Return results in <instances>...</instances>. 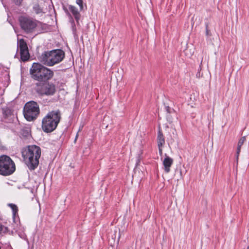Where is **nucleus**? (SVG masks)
Instances as JSON below:
<instances>
[{
	"label": "nucleus",
	"instance_id": "nucleus-8",
	"mask_svg": "<svg viewBox=\"0 0 249 249\" xmlns=\"http://www.w3.org/2000/svg\"><path fill=\"white\" fill-rule=\"evenodd\" d=\"M16 165L13 160L8 156H0V171H15Z\"/></svg>",
	"mask_w": 249,
	"mask_h": 249
},
{
	"label": "nucleus",
	"instance_id": "nucleus-13",
	"mask_svg": "<svg viewBox=\"0 0 249 249\" xmlns=\"http://www.w3.org/2000/svg\"><path fill=\"white\" fill-rule=\"evenodd\" d=\"M245 141H246V137L245 136L242 137L239 140V142H238V144H237V152H236L237 157H238L239 154L240 152V150H241V147L242 145L243 144V143H244Z\"/></svg>",
	"mask_w": 249,
	"mask_h": 249
},
{
	"label": "nucleus",
	"instance_id": "nucleus-19",
	"mask_svg": "<svg viewBox=\"0 0 249 249\" xmlns=\"http://www.w3.org/2000/svg\"><path fill=\"white\" fill-rule=\"evenodd\" d=\"M3 227L2 225H0V233L3 230Z\"/></svg>",
	"mask_w": 249,
	"mask_h": 249
},
{
	"label": "nucleus",
	"instance_id": "nucleus-7",
	"mask_svg": "<svg viewBox=\"0 0 249 249\" xmlns=\"http://www.w3.org/2000/svg\"><path fill=\"white\" fill-rule=\"evenodd\" d=\"M36 92L41 95H52L55 91V86L47 81L44 82H38L36 84Z\"/></svg>",
	"mask_w": 249,
	"mask_h": 249
},
{
	"label": "nucleus",
	"instance_id": "nucleus-3",
	"mask_svg": "<svg viewBox=\"0 0 249 249\" xmlns=\"http://www.w3.org/2000/svg\"><path fill=\"white\" fill-rule=\"evenodd\" d=\"M32 77L39 82L46 81L51 79L53 72L39 63H34L30 70Z\"/></svg>",
	"mask_w": 249,
	"mask_h": 249
},
{
	"label": "nucleus",
	"instance_id": "nucleus-10",
	"mask_svg": "<svg viewBox=\"0 0 249 249\" xmlns=\"http://www.w3.org/2000/svg\"><path fill=\"white\" fill-rule=\"evenodd\" d=\"M63 10L67 14V15H70L69 10L72 13L74 16L76 21L78 22V20L80 18V14L77 9V8L72 5H68V7L63 6Z\"/></svg>",
	"mask_w": 249,
	"mask_h": 249
},
{
	"label": "nucleus",
	"instance_id": "nucleus-17",
	"mask_svg": "<svg viewBox=\"0 0 249 249\" xmlns=\"http://www.w3.org/2000/svg\"><path fill=\"white\" fill-rule=\"evenodd\" d=\"M206 34L207 36H209L210 35V31H209L208 30V26L207 25L206 26Z\"/></svg>",
	"mask_w": 249,
	"mask_h": 249
},
{
	"label": "nucleus",
	"instance_id": "nucleus-22",
	"mask_svg": "<svg viewBox=\"0 0 249 249\" xmlns=\"http://www.w3.org/2000/svg\"><path fill=\"white\" fill-rule=\"evenodd\" d=\"M247 249H249V246L248 247Z\"/></svg>",
	"mask_w": 249,
	"mask_h": 249
},
{
	"label": "nucleus",
	"instance_id": "nucleus-18",
	"mask_svg": "<svg viewBox=\"0 0 249 249\" xmlns=\"http://www.w3.org/2000/svg\"><path fill=\"white\" fill-rule=\"evenodd\" d=\"M166 111L168 112V113H171V109L170 107H166Z\"/></svg>",
	"mask_w": 249,
	"mask_h": 249
},
{
	"label": "nucleus",
	"instance_id": "nucleus-12",
	"mask_svg": "<svg viewBox=\"0 0 249 249\" xmlns=\"http://www.w3.org/2000/svg\"><path fill=\"white\" fill-rule=\"evenodd\" d=\"M157 142L158 147L160 148V147H162L164 144L165 141L164 136L162 133L159 131L158 133V138H157Z\"/></svg>",
	"mask_w": 249,
	"mask_h": 249
},
{
	"label": "nucleus",
	"instance_id": "nucleus-11",
	"mask_svg": "<svg viewBox=\"0 0 249 249\" xmlns=\"http://www.w3.org/2000/svg\"><path fill=\"white\" fill-rule=\"evenodd\" d=\"M163 163L166 171H169V168L173 163V160L169 157H166L164 159Z\"/></svg>",
	"mask_w": 249,
	"mask_h": 249
},
{
	"label": "nucleus",
	"instance_id": "nucleus-21",
	"mask_svg": "<svg viewBox=\"0 0 249 249\" xmlns=\"http://www.w3.org/2000/svg\"><path fill=\"white\" fill-rule=\"evenodd\" d=\"M77 137H78V135L77 134V135H76V136L75 140L76 139V138H77Z\"/></svg>",
	"mask_w": 249,
	"mask_h": 249
},
{
	"label": "nucleus",
	"instance_id": "nucleus-4",
	"mask_svg": "<svg viewBox=\"0 0 249 249\" xmlns=\"http://www.w3.org/2000/svg\"><path fill=\"white\" fill-rule=\"evenodd\" d=\"M61 118L60 112L59 110L49 112L43 118L42 121V128L46 132H51L57 127Z\"/></svg>",
	"mask_w": 249,
	"mask_h": 249
},
{
	"label": "nucleus",
	"instance_id": "nucleus-5",
	"mask_svg": "<svg viewBox=\"0 0 249 249\" xmlns=\"http://www.w3.org/2000/svg\"><path fill=\"white\" fill-rule=\"evenodd\" d=\"M39 112V106L34 101L27 103L24 107L23 114L25 118L28 121L36 119Z\"/></svg>",
	"mask_w": 249,
	"mask_h": 249
},
{
	"label": "nucleus",
	"instance_id": "nucleus-14",
	"mask_svg": "<svg viewBox=\"0 0 249 249\" xmlns=\"http://www.w3.org/2000/svg\"><path fill=\"white\" fill-rule=\"evenodd\" d=\"M8 206L11 208L13 211V214L14 216H16V215L18 213V208L17 206L13 204H9Z\"/></svg>",
	"mask_w": 249,
	"mask_h": 249
},
{
	"label": "nucleus",
	"instance_id": "nucleus-9",
	"mask_svg": "<svg viewBox=\"0 0 249 249\" xmlns=\"http://www.w3.org/2000/svg\"><path fill=\"white\" fill-rule=\"evenodd\" d=\"M18 48L20 50V58L23 61H27L30 57L28 47L23 39L18 40Z\"/></svg>",
	"mask_w": 249,
	"mask_h": 249
},
{
	"label": "nucleus",
	"instance_id": "nucleus-20",
	"mask_svg": "<svg viewBox=\"0 0 249 249\" xmlns=\"http://www.w3.org/2000/svg\"><path fill=\"white\" fill-rule=\"evenodd\" d=\"M159 150L160 153L161 154L162 153V147H160V148H159Z\"/></svg>",
	"mask_w": 249,
	"mask_h": 249
},
{
	"label": "nucleus",
	"instance_id": "nucleus-1",
	"mask_svg": "<svg viewBox=\"0 0 249 249\" xmlns=\"http://www.w3.org/2000/svg\"><path fill=\"white\" fill-rule=\"evenodd\" d=\"M40 155V147L35 145H29L22 151L25 162L31 170H35L38 166Z\"/></svg>",
	"mask_w": 249,
	"mask_h": 249
},
{
	"label": "nucleus",
	"instance_id": "nucleus-6",
	"mask_svg": "<svg viewBox=\"0 0 249 249\" xmlns=\"http://www.w3.org/2000/svg\"><path fill=\"white\" fill-rule=\"evenodd\" d=\"M20 25L22 30L26 33H32L40 26L41 23L33 18L21 16L19 18Z\"/></svg>",
	"mask_w": 249,
	"mask_h": 249
},
{
	"label": "nucleus",
	"instance_id": "nucleus-15",
	"mask_svg": "<svg viewBox=\"0 0 249 249\" xmlns=\"http://www.w3.org/2000/svg\"><path fill=\"white\" fill-rule=\"evenodd\" d=\"M76 3L77 5H78L80 7V9L81 11L83 10L84 6L83 4V0H76Z\"/></svg>",
	"mask_w": 249,
	"mask_h": 249
},
{
	"label": "nucleus",
	"instance_id": "nucleus-2",
	"mask_svg": "<svg viewBox=\"0 0 249 249\" xmlns=\"http://www.w3.org/2000/svg\"><path fill=\"white\" fill-rule=\"evenodd\" d=\"M65 56L64 52L61 50L45 52L38 57L43 64L51 67L61 62Z\"/></svg>",
	"mask_w": 249,
	"mask_h": 249
},
{
	"label": "nucleus",
	"instance_id": "nucleus-16",
	"mask_svg": "<svg viewBox=\"0 0 249 249\" xmlns=\"http://www.w3.org/2000/svg\"><path fill=\"white\" fill-rule=\"evenodd\" d=\"M13 172H0V175L4 176H8L11 175Z\"/></svg>",
	"mask_w": 249,
	"mask_h": 249
}]
</instances>
